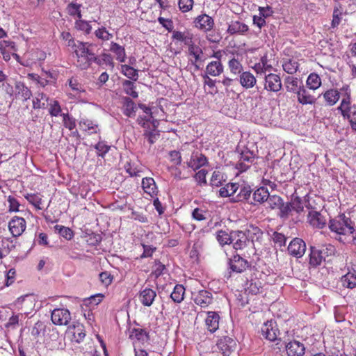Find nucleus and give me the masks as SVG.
<instances>
[{
    "mask_svg": "<svg viewBox=\"0 0 356 356\" xmlns=\"http://www.w3.org/2000/svg\"><path fill=\"white\" fill-rule=\"evenodd\" d=\"M94 44L88 42L77 40L72 49L75 56V65L81 70L88 69L92 63H98V58L93 51Z\"/></svg>",
    "mask_w": 356,
    "mask_h": 356,
    "instance_id": "1",
    "label": "nucleus"
},
{
    "mask_svg": "<svg viewBox=\"0 0 356 356\" xmlns=\"http://www.w3.org/2000/svg\"><path fill=\"white\" fill-rule=\"evenodd\" d=\"M330 229L339 235L352 234L355 232V223L344 213L338 215L329 221Z\"/></svg>",
    "mask_w": 356,
    "mask_h": 356,
    "instance_id": "2",
    "label": "nucleus"
},
{
    "mask_svg": "<svg viewBox=\"0 0 356 356\" xmlns=\"http://www.w3.org/2000/svg\"><path fill=\"white\" fill-rule=\"evenodd\" d=\"M137 122L144 129L143 135L147 138L149 143L154 144L160 136L159 131L156 130L158 121L156 120L150 121V119H145L142 116H139Z\"/></svg>",
    "mask_w": 356,
    "mask_h": 356,
    "instance_id": "3",
    "label": "nucleus"
},
{
    "mask_svg": "<svg viewBox=\"0 0 356 356\" xmlns=\"http://www.w3.org/2000/svg\"><path fill=\"white\" fill-rule=\"evenodd\" d=\"M344 119H347L353 130L356 131V104L341 102L337 108Z\"/></svg>",
    "mask_w": 356,
    "mask_h": 356,
    "instance_id": "4",
    "label": "nucleus"
},
{
    "mask_svg": "<svg viewBox=\"0 0 356 356\" xmlns=\"http://www.w3.org/2000/svg\"><path fill=\"white\" fill-rule=\"evenodd\" d=\"M334 247L329 245L325 249L319 250L316 248H311L309 254V264L313 267H316L321 264L323 261L325 259V255L332 254L334 252Z\"/></svg>",
    "mask_w": 356,
    "mask_h": 356,
    "instance_id": "5",
    "label": "nucleus"
},
{
    "mask_svg": "<svg viewBox=\"0 0 356 356\" xmlns=\"http://www.w3.org/2000/svg\"><path fill=\"white\" fill-rule=\"evenodd\" d=\"M66 334L72 342L77 343L82 342L86 335L83 325L78 322L69 325L67 328Z\"/></svg>",
    "mask_w": 356,
    "mask_h": 356,
    "instance_id": "6",
    "label": "nucleus"
},
{
    "mask_svg": "<svg viewBox=\"0 0 356 356\" xmlns=\"http://www.w3.org/2000/svg\"><path fill=\"white\" fill-rule=\"evenodd\" d=\"M71 318L70 311L65 308L54 309L51 314V320L56 325H67Z\"/></svg>",
    "mask_w": 356,
    "mask_h": 356,
    "instance_id": "7",
    "label": "nucleus"
},
{
    "mask_svg": "<svg viewBox=\"0 0 356 356\" xmlns=\"http://www.w3.org/2000/svg\"><path fill=\"white\" fill-rule=\"evenodd\" d=\"M8 229L13 237H19L24 232L26 228V222L23 217L13 216L8 222Z\"/></svg>",
    "mask_w": 356,
    "mask_h": 356,
    "instance_id": "8",
    "label": "nucleus"
},
{
    "mask_svg": "<svg viewBox=\"0 0 356 356\" xmlns=\"http://www.w3.org/2000/svg\"><path fill=\"white\" fill-rule=\"evenodd\" d=\"M236 345V340L228 336L220 337L216 343L218 350L224 356H229L235 350Z\"/></svg>",
    "mask_w": 356,
    "mask_h": 356,
    "instance_id": "9",
    "label": "nucleus"
},
{
    "mask_svg": "<svg viewBox=\"0 0 356 356\" xmlns=\"http://www.w3.org/2000/svg\"><path fill=\"white\" fill-rule=\"evenodd\" d=\"M282 87L281 78L278 74L269 73L265 74L264 89L268 91L277 92Z\"/></svg>",
    "mask_w": 356,
    "mask_h": 356,
    "instance_id": "10",
    "label": "nucleus"
},
{
    "mask_svg": "<svg viewBox=\"0 0 356 356\" xmlns=\"http://www.w3.org/2000/svg\"><path fill=\"white\" fill-rule=\"evenodd\" d=\"M229 266L232 271L241 273L250 267V264L245 259L236 254L229 259Z\"/></svg>",
    "mask_w": 356,
    "mask_h": 356,
    "instance_id": "11",
    "label": "nucleus"
},
{
    "mask_svg": "<svg viewBox=\"0 0 356 356\" xmlns=\"http://www.w3.org/2000/svg\"><path fill=\"white\" fill-rule=\"evenodd\" d=\"M195 303L202 308H206L213 303V296L207 290H200L197 293H193Z\"/></svg>",
    "mask_w": 356,
    "mask_h": 356,
    "instance_id": "12",
    "label": "nucleus"
},
{
    "mask_svg": "<svg viewBox=\"0 0 356 356\" xmlns=\"http://www.w3.org/2000/svg\"><path fill=\"white\" fill-rule=\"evenodd\" d=\"M306 244L305 241L299 238H293L288 246L289 253L297 258L301 257L305 252Z\"/></svg>",
    "mask_w": 356,
    "mask_h": 356,
    "instance_id": "13",
    "label": "nucleus"
},
{
    "mask_svg": "<svg viewBox=\"0 0 356 356\" xmlns=\"http://www.w3.org/2000/svg\"><path fill=\"white\" fill-rule=\"evenodd\" d=\"M17 49L14 42L9 40H2L0 42V51L3 56V58L6 61L10 60V54H12L17 60L19 56L15 54Z\"/></svg>",
    "mask_w": 356,
    "mask_h": 356,
    "instance_id": "14",
    "label": "nucleus"
},
{
    "mask_svg": "<svg viewBox=\"0 0 356 356\" xmlns=\"http://www.w3.org/2000/svg\"><path fill=\"white\" fill-rule=\"evenodd\" d=\"M208 163L207 158L203 154L196 152L192 153L189 161L186 162V165L195 171L207 165Z\"/></svg>",
    "mask_w": 356,
    "mask_h": 356,
    "instance_id": "15",
    "label": "nucleus"
},
{
    "mask_svg": "<svg viewBox=\"0 0 356 356\" xmlns=\"http://www.w3.org/2000/svg\"><path fill=\"white\" fill-rule=\"evenodd\" d=\"M242 61V56L238 54H233L232 57L229 59L227 66L232 74L239 76L244 72Z\"/></svg>",
    "mask_w": 356,
    "mask_h": 356,
    "instance_id": "16",
    "label": "nucleus"
},
{
    "mask_svg": "<svg viewBox=\"0 0 356 356\" xmlns=\"http://www.w3.org/2000/svg\"><path fill=\"white\" fill-rule=\"evenodd\" d=\"M194 26L200 30L204 31H211L214 25V21L207 14H202L195 18Z\"/></svg>",
    "mask_w": 356,
    "mask_h": 356,
    "instance_id": "17",
    "label": "nucleus"
},
{
    "mask_svg": "<svg viewBox=\"0 0 356 356\" xmlns=\"http://www.w3.org/2000/svg\"><path fill=\"white\" fill-rule=\"evenodd\" d=\"M275 323L273 321H268L264 323L261 329L262 336L270 341H275L279 333L278 329L274 325Z\"/></svg>",
    "mask_w": 356,
    "mask_h": 356,
    "instance_id": "18",
    "label": "nucleus"
},
{
    "mask_svg": "<svg viewBox=\"0 0 356 356\" xmlns=\"http://www.w3.org/2000/svg\"><path fill=\"white\" fill-rule=\"evenodd\" d=\"M307 221L314 228L323 229L326 225L325 217L318 211H310L307 215Z\"/></svg>",
    "mask_w": 356,
    "mask_h": 356,
    "instance_id": "19",
    "label": "nucleus"
},
{
    "mask_svg": "<svg viewBox=\"0 0 356 356\" xmlns=\"http://www.w3.org/2000/svg\"><path fill=\"white\" fill-rule=\"evenodd\" d=\"M188 56L193 57V58L189 59L191 65L195 66L196 70H199L200 65L198 63L202 60V55L203 54L202 49L193 43L188 47Z\"/></svg>",
    "mask_w": 356,
    "mask_h": 356,
    "instance_id": "20",
    "label": "nucleus"
},
{
    "mask_svg": "<svg viewBox=\"0 0 356 356\" xmlns=\"http://www.w3.org/2000/svg\"><path fill=\"white\" fill-rule=\"evenodd\" d=\"M142 188L144 192L151 197H156L159 190L154 179L152 177H144L142 179Z\"/></svg>",
    "mask_w": 356,
    "mask_h": 356,
    "instance_id": "21",
    "label": "nucleus"
},
{
    "mask_svg": "<svg viewBox=\"0 0 356 356\" xmlns=\"http://www.w3.org/2000/svg\"><path fill=\"white\" fill-rule=\"evenodd\" d=\"M283 70L289 74H294L300 71V63L295 58H284L282 60Z\"/></svg>",
    "mask_w": 356,
    "mask_h": 356,
    "instance_id": "22",
    "label": "nucleus"
},
{
    "mask_svg": "<svg viewBox=\"0 0 356 356\" xmlns=\"http://www.w3.org/2000/svg\"><path fill=\"white\" fill-rule=\"evenodd\" d=\"M122 101V111L123 114L128 118L135 117L138 110V106L135 102L128 97H124Z\"/></svg>",
    "mask_w": 356,
    "mask_h": 356,
    "instance_id": "23",
    "label": "nucleus"
},
{
    "mask_svg": "<svg viewBox=\"0 0 356 356\" xmlns=\"http://www.w3.org/2000/svg\"><path fill=\"white\" fill-rule=\"evenodd\" d=\"M247 236L242 231H232V243L236 250H242L246 246Z\"/></svg>",
    "mask_w": 356,
    "mask_h": 356,
    "instance_id": "24",
    "label": "nucleus"
},
{
    "mask_svg": "<svg viewBox=\"0 0 356 356\" xmlns=\"http://www.w3.org/2000/svg\"><path fill=\"white\" fill-rule=\"evenodd\" d=\"M219 314L216 312H208L205 319V324L207 330L211 332H215L219 327Z\"/></svg>",
    "mask_w": 356,
    "mask_h": 356,
    "instance_id": "25",
    "label": "nucleus"
},
{
    "mask_svg": "<svg viewBox=\"0 0 356 356\" xmlns=\"http://www.w3.org/2000/svg\"><path fill=\"white\" fill-rule=\"evenodd\" d=\"M252 69L257 74H266V72H270L273 69V66L268 63L267 54L263 55L259 62L256 63Z\"/></svg>",
    "mask_w": 356,
    "mask_h": 356,
    "instance_id": "26",
    "label": "nucleus"
},
{
    "mask_svg": "<svg viewBox=\"0 0 356 356\" xmlns=\"http://www.w3.org/2000/svg\"><path fill=\"white\" fill-rule=\"evenodd\" d=\"M24 198L28 202L32 205L36 210L44 209L43 195L40 193H26L24 195Z\"/></svg>",
    "mask_w": 356,
    "mask_h": 356,
    "instance_id": "27",
    "label": "nucleus"
},
{
    "mask_svg": "<svg viewBox=\"0 0 356 356\" xmlns=\"http://www.w3.org/2000/svg\"><path fill=\"white\" fill-rule=\"evenodd\" d=\"M239 82L243 88L248 90L256 85L257 79L250 71H245L239 75Z\"/></svg>",
    "mask_w": 356,
    "mask_h": 356,
    "instance_id": "28",
    "label": "nucleus"
},
{
    "mask_svg": "<svg viewBox=\"0 0 356 356\" xmlns=\"http://www.w3.org/2000/svg\"><path fill=\"white\" fill-rule=\"evenodd\" d=\"M288 356H302L305 354V347L298 341H292L286 346Z\"/></svg>",
    "mask_w": 356,
    "mask_h": 356,
    "instance_id": "29",
    "label": "nucleus"
},
{
    "mask_svg": "<svg viewBox=\"0 0 356 356\" xmlns=\"http://www.w3.org/2000/svg\"><path fill=\"white\" fill-rule=\"evenodd\" d=\"M156 296L155 291L149 288H145L140 292L138 298L144 306L149 307L152 305Z\"/></svg>",
    "mask_w": 356,
    "mask_h": 356,
    "instance_id": "30",
    "label": "nucleus"
},
{
    "mask_svg": "<svg viewBox=\"0 0 356 356\" xmlns=\"http://www.w3.org/2000/svg\"><path fill=\"white\" fill-rule=\"evenodd\" d=\"M269 194V191L266 187L261 186L258 188L252 193L253 201L250 202V204L257 205L266 202Z\"/></svg>",
    "mask_w": 356,
    "mask_h": 356,
    "instance_id": "31",
    "label": "nucleus"
},
{
    "mask_svg": "<svg viewBox=\"0 0 356 356\" xmlns=\"http://www.w3.org/2000/svg\"><path fill=\"white\" fill-rule=\"evenodd\" d=\"M224 72V66L220 60L209 62L206 66L205 74L218 76Z\"/></svg>",
    "mask_w": 356,
    "mask_h": 356,
    "instance_id": "32",
    "label": "nucleus"
},
{
    "mask_svg": "<svg viewBox=\"0 0 356 356\" xmlns=\"http://www.w3.org/2000/svg\"><path fill=\"white\" fill-rule=\"evenodd\" d=\"M193 38V34L189 31L181 32L179 31H173L172 35V38L174 40L184 42V44L188 47L194 43Z\"/></svg>",
    "mask_w": 356,
    "mask_h": 356,
    "instance_id": "33",
    "label": "nucleus"
},
{
    "mask_svg": "<svg viewBox=\"0 0 356 356\" xmlns=\"http://www.w3.org/2000/svg\"><path fill=\"white\" fill-rule=\"evenodd\" d=\"M297 97L298 102L302 104H313L316 102L315 97L304 86L300 87L297 91Z\"/></svg>",
    "mask_w": 356,
    "mask_h": 356,
    "instance_id": "34",
    "label": "nucleus"
},
{
    "mask_svg": "<svg viewBox=\"0 0 356 356\" xmlns=\"http://www.w3.org/2000/svg\"><path fill=\"white\" fill-rule=\"evenodd\" d=\"M109 50L115 55V58L119 62L124 63L126 60L127 55L124 47L115 42H111Z\"/></svg>",
    "mask_w": 356,
    "mask_h": 356,
    "instance_id": "35",
    "label": "nucleus"
},
{
    "mask_svg": "<svg viewBox=\"0 0 356 356\" xmlns=\"http://www.w3.org/2000/svg\"><path fill=\"white\" fill-rule=\"evenodd\" d=\"M16 95L22 98L24 101H26L32 95L31 90L21 81L16 82L15 86Z\"/></svg>",
    "mask_w": 356,
    "mask_h": 356,
    "instance_id": "36",
    "label": "nucleus"
},
{
    "mask_svg": "<svg viewBox=\"0 0 356 356\" xmlns=\"http://www.w3.org/2000/svg\"><path fill=\"white\" fill-rule=\"evenodd\" d=\"M49 97L43 92L36 93L33 97V108L34 109H44L47 105Z\"/></svg>",
    "mask_w": 356,
    "mask_h": 356,
    "instance_id": "37",
    "label": "nucleus"
},
{
    "mask_svg": "<svg viewBox=\"0 0 356 356\" xmlns=\"http://www.w3.org/2000/svg\"><path fill=\"white\" fill-rule=\"evenodd\" d=\"M323 96L329 106H334L340 98V92L336 89H330L326 90Z\"/></svg>",
    "mask_w": 356,
    "mask_h": 356,
    "instance_id": "38",
    "label": "nucleus"
},
{
    "mask_svg": "<svg viewBox=\"0 0 356 356\" xmlns=\"http://www.w3.org/2000/svg\"><path fill=\"white\" fill-rule=\"evenodd\" d=\"M340 282L343 287L354 289L356 287V275L348 272L341 277Z\"/></svg>",
    "mask_w": 356,
    "mask_h": 356,
    "instance_id": "39",
    "label": "nucleus"
},
{
    "mask_svg": "<svg viewBox=\"0 0 356 356\" xmlns=\"http://www.w3.org/2000/svg\"><path fill=\"white\" fill-rule=\"evenodd\" d=\"M74 29L82 32L86 35H89L92 31V26L90 22L82 19V18L77 19L75 21Z\"/></svg>",
    "mask_w": 356,
    "mask_h": 356,
    "instance_id": "40",
    "label": "nucleus"
},
{
    "mask_svg": "<svg viewBox=\"0 0 356 356\" xmlns=\"http://www.w3.org/2000/svg\"><path fill=\"white\" fill-rule=\"evenodd\" d=\"M248 31V26L245 24L236 21L232 22L231 24L229 25L227 29V32L230 35H234L238 33H245Z\"/></svg>",
    "mask_w": 356,
    "mask_h": 356,
    "instance_id": "41",
    "label": "nucleus"
},
{
    "mask_svg": "<svg viewBox=\"0 0 356 356\" xmlns=\"http://www.w3.org/2000/svg\"><path fill=\"white\" fill-rule=\"evenodd\" d=\"M185 294V288L182 284H176L170 294L171 299L176 303L183 301Z\"/></svg>",
    "mask_w": 356,
    "mask_h": 356,
    "instance_id": "42",
    "label": "nucleus"
},
{
    "mask_svg": "<svg viewBox=\"0 0 356 356\" xmlns=\"http://www.w3.org/2000/svg\"><path fill=\"white\" fill-rule=\"evenodd\" d=\"M238 189L237 183H228L220 189L219 194L222 197H231L236 193Z\"/></svg>",
    "mask_w": 356,
    "mask_h": 356,
    "instance_id": "43",
    "label": "nucleus"
},
{
    "mask_svg": "<svg viewBox=\"0 0 356 356\" xmlns=\"http://www.w3.org/2000/svg\"><path fill=\"white\" fill-rule=\"evenodd\" d=\"M121 73L134 81L138 79V70L128 65H121Z\"/></svg>",
    "mask_w": 356,
    "mask_h": 356,
    "instance_id": "44",
    "label": "nucleus"
},
{
    "mask_svg": "<svg viewBox=\"0 0 356 356\" xmlns=\"http://www.w3.org/2000/svg\"><path fill=\"white\" fill-rule=\"evenodd\" d=\"M80 129L83 131H88L90 134L97 133L98 124L88 119H81L79 121Z\"/></svg>",
    "mask_w": 356,
    "mask_h": 356,
    "instance_id": "45",
    "label": "nucleus"
},
{
    "mask_svg": "<svg viewBox=\"0 0 356 356\" xmlns=\"http://www.w3.org/2000/svg\"><path fill=\"white\" fill-rule=\"evenodd\" d=\"M321 79L319 75L316 73H311L306 81V84L307 87L313 90H315L320 88L321 86Z\"/></svg>",
    "mask_w": 356,
    "mask_h": 356,
    "instance_id": "46",
    "label": "nucleus"
},
{
    "mask_svg": "<svg viewBox=\"0 0 356 356\" xmlns=\"http://www.w3.org/2000/svg\"><path fill=\"white\" fill-rule=\"evenodd\" d=\"M232 231L229 233L225 230H218L216 232V239L220 245L232 243Z\"/></svg>",
    "mask_w": 356,
    "mask_h": 356,
    "instance_id": "47",
    "label": "nucleus"
},
{
    "mask_svg": "<svg viewBox=\"0 0 356 356\" xmlns=\"http://www.w3.org/2000/svg\"><path fill=\"white\" fill-rule=\"evenodd\" d=\"M122 87L124 92L127 95H129L130 97L134 99L138 97V93L136 90V87L133 81L129 80H124L122 81Z\"/></svg>",
    "mask_w": 356,
    "mask_h": 356,
    "instance_id": "48",
    "label": "nucleus"
},
{
    "mask_svg": "<svg viewBox=\"0 0 356 356\" xmlns=\"http://www.w3.org/2000/svg\"><path fill=\"white\" fill-rule=\"evenodd\" d=\"M81 8V4H79L76 2H71L67 6L66 10L69 15L72 17H76L77 19H79L82 18Z\"/></svg>",
    "mask_w": 356,
    "mask_h": 356,
    "instance_id": "49",
    "label": "nucleus"
},
{
    "mask_svg": "<svg viewBox=\"0 0 356 356\" xmlns=\"http://www.w3.org/2000/svg\"><path fill=\"white\" fill-rule=\"evenodd\" d=\"M124 168L125 171L131 176V177H140V173L142 172L141 168L135 163L127 161L124 165Z\"/></svg>",
    "mask_w": 356,
    "mask_h": 356,
    "instance_id": "50",
    "label": "nucleus"
},
{
    "mask_svg": "<svg viewBox=\"0 0 356 356\" xmlns=\"http://www.w3.org/2000/svg\"><path fill=\"white\" fill-rule=\"evenodd\" d=\"M282 198L278 195H268V200H266V209L273 210L279 209L282 204Z\"/></svg>",
    "mask_w": 356,
    "mask_h": 356,
    "instance_id": "51",
    "label": "nucleus"
},
{
    "mask_svg": "<svg viewBox=\"0 0 356 356\" xmlns=\"http://www.w3.org/2000/svg\"><path fill=\"white\" fill-rule=\"evenodd\" d=\"M298 79L293 76H287L284 80L286 90L289 92H296L300 87L298 86Z\"/></svg>",
    "mask_w": 356,
    "mask_h": 356,
    "instance_id": "52",
    "label": "nucleus"
},
{
    "mask_svg": "<svg viewBox=\"0 0 356 356\" xmlns=\"http://www.w3.org/2000/svg\"><path fill=\"white\" fill-rule=\"evenodd\" d=\"M252 190L250 186H243L240 188L239 193L237 194L234 201L243 202L248 201L250 198Z\"/></svg>",
    "mask_w": 356,
    "mask_h": 356,
    "instance_id": "53",
    "label": "nucleus"
},
{
    "mask_svg": "<svg viewBox=\"0 0 356 356\" xmlns=\"http://www.w3.org/2000/svg\"><path fill=\"white\" fill-rule=\"evenodd\" d=\"M70 88L74 92V95H80L85 92L86 90L81 83H79L76 78L72 77L68 80Z\"/></svg>",
    "mask_w": 356,
    "mask_h": 356,
    "instance_id": "54",
    "label": "nucleus"
},
{
    "mask_svg": "<svg viewBox=\"0 0 356 356\" xmlns=\"http://www.w3.org/2000/svg\"><path fill=\"white\" fill-rule=\"evenodd\" d=\"M54 229L62 237L65 238L66 240H71L74 236L73 231L67 227L56 225L54 226Z\"/></svg>",
    "mask_w": 356,
    "mask_h": 356,
    "instance_id": "55",
    "label": "nucleus"
},
{
    "mask_svg": "<svg viewBox=\"0 0 356 356\" xmlns=\"http://www.w3.org/2000/svg\"><path fill=\"white\" fill-rule=\"evenodd\" d=\"M225 180L223 179V174L218 170H215L213 172L211 179L210 184L212 186L219 187L222 185V183Z\"/></svg>",
    "mask_w": 356,
    "mask_h": 356,
    "instance_id": "56",
    "label": "nucleus"
},
{
    "mask_svg": "<svg viewBox=\"0 0 356 356\" xmlns=\"http://www.w3.org/2000/svg\"><path fill=\"white\" fill-rule=\"evenodd\" d=\"M95 35L103 41H108L113 38V34L104 27L102 26L95 31Z\"/></svg>",
    "mask_w": 356,
    "mask_h": 356,
    "instance_id": "57",
    "label": "nucleus"
},
{
    "mask_svg": "<svg viewBox=\"0 0 356 356\" xmlns=\"http://www.w3.org/2000/svg\"><path fill=\"white\" fill-rule=\"evenodd\" d=\"M49 105V113L51 116L57 117L60 114L62 109L59 102L57 100H51Z\"/></svg>",
    "mask_w": 356,
    "mask_h": 356,
    "instance_id": "58",
    "label": "nucleus"
},
{
    "mask_svg": "<svg viewBox=\"0 0 356 356\" xmlns=\"http://www.w3.org/2000/svg\"><path fill=\"white\" fill-rule=\"evenodd\" d=\"M194 0H178V7L181 13H188L192 10Z\"/></svg>",
    "mask_w": 356,
    "mask_h": 356,
    "instance_id": "59",
    "label": "nucleus"
},
{
    "mask_svg": "<svg viewBox=\"0 0 356 356\" xmlns=\"http://www.w3.org/2000/svg\"><path fill=\"white\" fill-rule=\"evenodd\" d=\"M7 202L8 203V211L10 213H16L19 211L20 203L14 196L8 195Z\"/></svg>",
    "mask_w": 356,
    "mask_h": 356,
    "instance_id": "60",
    "label": "nucleus"
},
{
    "mask_svg": "<svg viewBox=\"0 0 356 356\" xmlns=\"http://www.w3.org/2000/svg\"><path fill=\"white\" fill-rule=\"evenodd\" d=\"M208 173V171L202 169L200 170L198 172H197L194 175V179L195 181L200 186H206L207 184V175Z\"/></svg>",
    "mask_w": 356,
    "mask_h": 356,
    "instance_id": "61",
    "label": "nucleus"
},
{
    "mask_svg": "<svg viewBox=\"0 0 356 356\" xmlns=\"http://www.w3.org/2000/svg\"><path fill=\"white\" fill-rule=\"evenodd\" d=\"M60 38L65 40L67 43L66 45L71 47L72 49L76 45L77 40L75 41L74 38L69 31H63L60 33Z\"/></svg>",
    "mask_w": 356,
    "mask_h": 356,
    "instance_id": "62",
    "label": "nucleus"
},
{
    "mask_svg": "<svg viewBox=\"0 0 356 356\" xmlns=\"http://www.w3.org/2000/svg\"><path fill=\"white\" fill-rule=\"evenodd\" d=\"M62 116L64 127L70 131L73 130L76 127L75 120L68 113H63Z\"/></svg>",
    "mask_w": 356,
    "mask_h": 356,
    "instance_id": "63",
    "label": "nucleus"
},
{
    "mask_svg": "<svg viewBox=\"0 0 356 356\" xmlns=\"http://www.w3.org/2000/svg\"><path fill=\"white\" fill-rule=\"evenodd\" d=\"M100 282L102 285L107 287L111 285L113 280V276L108 271H104L99 275Z\"/></svg>",
    "mask_w": 356,
    "mask_h": 356,
    "instance_id": "64",
    "label": "nucleus"
}]
</instances>
